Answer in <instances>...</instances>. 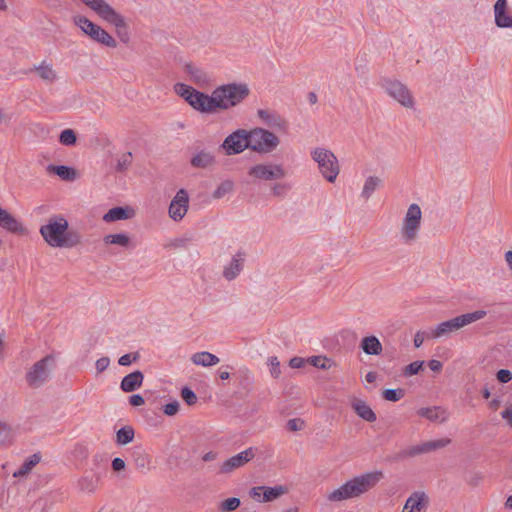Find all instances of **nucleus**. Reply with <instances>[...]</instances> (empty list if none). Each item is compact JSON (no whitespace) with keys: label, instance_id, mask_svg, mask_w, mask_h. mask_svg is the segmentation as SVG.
Wrapping results in <instances>:
<instances>
[{"label":"nucleus","instance_id":"nucleus-52","mask_svg":"<svg viewBox=\"0 0 512 512\" xmlns=\"http://www.w3.org/2000/svg\"><path fill=\"white\" fill-rule=\"evenodd\" d=\"M304 421L300 418H294V419H290L288 422H287V427L290 431H300L304 428Z\"/></svg>","mask_w":512,"mask_h":512},{"label":"nucleus","instance_id":"nucleus-50","mask_svg":"<svg viewBox=\"0 0 512 512\" xmlns=\"http://www.w3.org/2000/svg\"><path fill=\"white\" fill-rule=\"evenodd\" d=\"M181 396L183 398V400L188 404V405H194L197 401V396L196 394L188 387H184L181 391Z\"/></svg>","mask_w":512,"mask_h":512},{"label":"nucleus","instance_id":"nucleus-22","mask_svg":"<svg viewBox=\"0 0 512 512\" xmlns=\"http://www.w3.org/2000/svg\"><path fill=\"white\" fill-rule=\"evenodd\" d=\"M351 407L354 412L363 420L367 422L376 421V414L371 407L362 399L353 398L351 400Z\"/></svg>","mask_w":512,"mask_h":512},{"label":"nucleus","instance_id":"nucleus-41","mask_svg":"<svg viewBox=\"0 0 512 512\" xmlns=\"http://www.w3.org/2000/svg\"><path fill=\"white\" fill-rule=\"evenodd\" d=\"M233 189L234 183L231 180H225L216 188L212 196L214 199H220L225 195L231 193Z\"/></svg>","mask_w":512,"mask_h":512},{"label":"nucleus","instance_id":"nucleus-49","mask_svg":"<svg viewBox=\"0 0 512 512\" xmlns=\"http://www.w3.org/2000/svg\"><path fill=\"white\" fill-rule=\"evenodd\" d=\"M483 480H484L483 473L480 471H475V472H472L468 476L466 482L471 487H477L483 482Z\"/></svg>","mask_w":512,"mask_h":512},{"label":"nucleus","instance_id":"nucleus-5","mask_svg":"<svg viewBox=\"0 0 512 512\" xmlns=\"http://www.w3.org/2000/svg\"><path fill=\"white\" fill-rule=\"evenodd\" d=\"M486 315L487 312L485 310H476L456 316L437 325L429 337L441 338L450 336L452 333L457 332L463 327L483 319Z\"/></svg>","mask_w":512,"mask_h":512},{"label":"nucleus","instance_id":"nucleus-8","mask_svg":"<svg viewBox=\"0 0 512 512\" xmlns=\"http://www.w3.org/2000/svg\"><path fill=\"white\" fill-rule=\"evenodd\" d=\"M72 20L73 23L92 40L110 48H115L117 46L116 40L106 30L93 23L87 17L75 15Z\"/></svg>","mask_w":512,"mask_h":512},{"label":"nucleus","instance_id":"nucleus-34","mask_svg":"<svg viewBox=\"0 0 512 512\" xmlns=\"http://www.w3.org/2000/svg\"><path fill=\"white\" fill-rule=\"evenodd\" d=\"M41 460V455L36 453L27 458L20 468L13 472L14 477H23L27 475Z\"/></svg>","mask_w":512,"mask_h":512},{"label":"nucleus","instance_id":"nucleus-23","mask_svg":"<svg viewBox=\"0 0 512 512\" xmlns=\"http://www.w3.org/2000/svg\"><path fill=\"white\" fill-rule=\"evenodd\" d=\"M417 414L432 422H445L448 419L447 411L439 406L422 407L417 410Z\"/></svg>","mask_w":512,"mask_h":512},{"label":"nucleus","instance_id":"nucleus-39","mask_svg":"<svg viewBox=\"0 0 512 512\" xmlns=\"http://www.w3.org/2000/svg\"><path fill=\"white\" fill-rule=\"evenodd\" d=\"M104 242L106 244H115L122 247H128L130 244V238L124 233L109 234L104 237Z\"/></svg>","mask_w":512,"mask_h":512},{"label":"nucleus","instance_id":"nucleus-1","mask_svg":"<svg viewBox=\"0 0 512 512\" xmlns=\"http://www.w3.org/2000/svg\"><path fill=\"white\" fill-rule=\"evenodd\" d=\"M383 478L381 471H374L361 474L345 482L339 488L326 495L330 502H340L352 498L360 497L365 494Z\"/></svg>","mask_w":512,"mask_h":512},{"label":"nucleus","instance_id":"nucleus-46","mask_svg":"<svg viewBox=\"0 0 512 512\" xmlns=\"http://www.w3.org/2000/svg\"><path fill=\"white\" fill-rule=\"evenodd\" d=\"M97 480L93 477H82L78 481V486L82 491L93 492L96 489Z\"/></svg>","mask_w":512,"mask_h":512},{"label":"nucleus","instance_id":"nucleus-32","mask_svg":"<svg viewBox=\"0 0 512 512\" xmlns=\"http://www.w3.org/2000/svg\"><path fill=\"white\" fill-rule=\"evenodd\" d=\"M87 7H89L92 11H94L101 19H103L110 10H112V6L107 3L105 0H81Z\"/></svg>","mask_w":512,"mask_h":512},{"label":"nucleus","instance_id":"nucleus-54","mask_svg":"<svg viewBox=\"0 0 512 512\" xmlns=\"http://www.w3.org/2000/svg\"><path fill=\"white\" fill-rule=\"evenodd\" d=\"M269 365L271 366V369H270L271 375L274 378L279 377L281 370H280V363L277 360V358L276 357L269 358Z\"/></svg>","mask_w":512,"mask_h":512},{"label":"nucleus","instance_id":"nucleus-33","mask_svg":"<svg viewBox=\"0 0 512 512\" xmlns=\"http://www.w3.org/2000/svg\"><path fill=\"white\" fill-rule=\"evenodd\" d=\"M48 171L53 172L61 179L66 181H73L77 178V172L74 168L64 166V165H50L48 166Z\"/></svg>","mask_w":512,"mask_h":512},{"label":"nucleus","instance_id":"nucleus-21","mask_svg":"<svg viewBox=\"0 0 512 512\" xmlns=\"http://www.w3.org/2000/svg\"><path fill=\"white\" fill-rule=\"evenodd\" d=\"M507 0H497L494 5L495 23L500 28L512 27V15L506 13Z\"/></svg>","mask_w":512,"mask_h":512},{"label":"nucleus","instance_id":"nucleus-14","mask_svg":"<svg viewBox=\"0 0 512 512\" xmlns=\"http://www.w3.org/2000/svg\"><path fill=\"white\" fill-rule=\"evenodd\" d=\"M451 443L450 438H440L435 440H429L418 445L409 447L403 451L405 457H415L420 454H426L434 452L447 447Z\"/></svg>","mask_w":512,"mask_h":512},{"label":"nucleus","instance_id":"nucleus-42","mask_svg":"<svg viewBox=\"0 0 512 512\" xmlns=\"http://www.w3.org/2000/svg\"><path fill=\"white\" fill-rule=\"evenodd\" d=\"M59 141L62 145L73 146L76 144L77 136L73 129H65L60 133Z\"/></svg>","mask_w":512,"mask_h":512},{"label":"nucleus","instance_id":"nucleus-40","mask_svg":"<svg viewBox=\"0 0 512 512\" xmlns=\"http://www.w3.org/2000/svg\"><path fill=\"white\" fill-rule=\"evenodd\" d=\"M286 492L283 486L264 487L262 501L269 502L277 499Z\"/></svg>","mask_w":512,"mask_h":512},{"label":"nucleus","instance_id":"nucleus-9","mask_svg":"<svg viewBox=\"0 0 512 512\" xmlns=\"http://www.w3.org/2000/svg\"><path fill=\"white\" fill-rule=\"evenodd\" d=\"M422 211L418 204H411L405 214L401 226V237L405 243L414 242L420 231Z\"/></svg>","mask_w":512,"mask_h":512},{"label":"nucleus","instance_id":"nucleus-29","mask_svg":"<svg viewBox=\"0 0 512 512\" xmlns=\"http://www.w3.org/2000/svg\"><path fill=\"white\" fill-rule=\"evenodd\" d=\"M191 361L195 365L210 367L219 363L220 359L210 352H197L191 356Z\"/></svg>","mask_w":512,"mask_h":512},{"label":"nucleus","instance_id":"nucleus-7","mask_svg":"<svg viewBox=\"0 0 512 512\" xmlns=\"http://www.w3.org/2000/svg\"><path fill=\"white\" fill-rule=\"evenodd\" d=\"M248 140L249 149L260 154L271 153L280 143L277 135L263 128L248 130Z\"/></svg>","mask_w":512,"mask_h":512},{"label":"nucleus","instance_id":"nucleus-4","mask_svg":"<svg viewBox=\"0 0 512 512\" xmlns=\"http://www.w3.org/2000/svg\"><path fill=\"white\" fill-rule=\"evenodd\" d=\"M174 91L194 110L203 114L214 113L212 94L207 95L184 83H176L174 85Z\"/></svg>","mask_w":512,"mask_h":512},{"label":"nucleus","instance_id":"nucleus-6","mask_svg":"<svg viewBox=\"0 0 512 512\" xmlns=\"http://www.w3.org/2000/svg\"><path fill=\"white\" fill-rule=\"evenodd\" d=\"M54 367L55 357L51 354L36 361L25 373L24 378L28 387L32 389L42 387L49 380Z\"/></svg>","mask_w":512,"mask_h":512},{"label":"nucleus","instance_id":"nucleus-57","mask_svg":"<svg viewBox=\"0 0 512 512\" xmlns=\"http://www.w3.org/2000/svg\"><path fill=\"white\" fill-rule=\"evenodd\" d=\"M129 403L134 407H138L143 405L145 400L140 394H134L129 397Z\"/></svg>","mask_w":512,"mask_h":512},{"label":"nucleus","instance_id":"nucleus-53","mask_svg":"<svg viewBox=\"0 0 512 512\" xmlns=\"http://www.w3.org/2000/svg\"><path fill=\"white\" fill-rule=\"evenodd\" d=\"M139 358V355L137 353H134V354H125V355H122L119 360H118V363L119 365L121 366H128L130 365L132 362H135L137 361Z\"/></svg>","mask_w":512,"mask_h":512},{"label":"nucleus","instance_id":"nucleus-63","mask_svg":"<svg viewBox=\"0 0 512 512\" xmlns=\"http://www.w3.org/2000/svg\"><path fill=\"white\" fill-rule=\"evenodd\" d=\"M414 346L419 348L424 342V333L421 331L416 332L414 336Z\"/></svg>","mask_w":512,"mask_h":512},{"label":"nucleus","instance_id":"nucleus-11","mask_svg":"<svg viewBox=\"0 0 512 512\" xmlns=\"http://www.w3.org/2000/svg\"><path fill=\"white\" fill-rule=\"evenodd\" d=\"M382 87L385 92L405 108L414 107V97L406 85L397 80H384Z\"/></svg>","mask_w":512,"mask_h":512},{"label":"nucleus","instance_id":"nucleus-37","mask_svg":"<svg viewBox=\"0 0 512 512\" xmlns=\"http://www.w3.org/2000/svg\"><path fill=\"white\" fill-rule=\"evenodd\" d=\"M380 184H381V179L379 177H376V176L368 177L364 183V186H363V189L361 192V196L365 200H368L371 197V195L373 194V192L379 187Z\"/></svg>","mask_w":512,"mask_h":512},{"label":"nucleus","instance_id":"nucleus-25","mask_svg":"<svg viewBox=\"0 0 512 512\" xmlns=\"http://www.w3.org/2000/svg\"><path fill=\"white\" fill-rule=\"evenodd\" d=\"M244 261L245 253L238 251L233 257L230 265L224 268L223 276L228 280L234 279L240 273Z\"/></svg>","mask_w":512,"mask_h":512},{"label":"nucleus","instance_id":"nucleus-3","mask_svg":"<svg viewBox=\"0 0 512 512\" xmlns=\"http://www.w3.org/2000/svg\"><path fill=\"white\" fill-rule=\"evenodd\" d=\"M250 94L245 83H229L216 87L212 91L214 113L227 111L242 103Z\"/></svg>","mask_w":512,"mask_h":512},{"label":"nucleus","instance_id":"nucleus-58","mask_svg":"<svg viewBox=\"0 0 512 512\" xmlns=\"http://www.w3.org/2000/svg\"><path fill=\"white\" fill-rule=\"evenodd\" d=\"M501 416L505 419L508 424L512 427V404L508 405L504 411H502Z\"/></svg>","mask_w":512,"mask_h":512},{"label":"nucleus","instance_id":"nucleus-30","mask_svg":"<svg viewBox=\"0 0 512 512\" xmlns=\"http://www.w3.org/2000/svg\"><path fill=\"white\" fill-rule=\"evenodd\" d=\"M257 115L266 124L275 128H282L285 126V120L276 113L271 112L267 109H259Z\"/></svg>","mask_w":512,"mask_h":512},{"label":"nucleus","instance_id":"nucleus-61","mask_svg":"<svg viewBox=\"0 0 512 512\" xmlns=\"http://www.w3.org/2000/svg\"><path fill=\"white\" fill-rule=\"evenodd\" d=\"M304 363H305V360L303 358L294 357L290 360L289 365L292 368H301V367H303Z\"/></svg>","mask_w":512,"mask_h":512},{"label":"nucleus","instance_id":"nucleus-64","mask_svg":"<svg viewBox=\"0 0 512 512\" xmlns=\"http://www.w3.org/2000/svg\"><path fill=\"white\" fill-rule=\"evenodd\" d=\"M505 260L510 269H512V251H508L505 253Z\"/></svg>","mask_w":512,"mask_h":512},{"label":"nucleus","instance_id":"nucleus-19","mask_svg":"<svg viewBox=\"0 0 512 512\" xmlns=\"http://www.w3.org/2000/svg\"><path fill=\"white\" fill-rule=\"evenodd\" d=\"M0 226L15 234H26L27 230L22 222L0 207Z\"/></svg>","mask_w":512,"mask_h":512},{"label":"nucleus","instance_id":"nucleus-36","mask_svg":"<svg viewBox=\"0 0 512 512\" xmlns=\"http://www.w3.org/2000/svg\"><path fill=\"white\" fill-rule=\"evenodd\" d=\"M14 439V431L10 424L0 420V448L8 447Z\"/></svg>","mask_w":512,"mask_h":512},{"label":"nucleus","instance_id":"nucleus-31","mask_svg":"<svg viewBox=\"0 0 512 512\" xmlns=\"http://www.w3.org/2000/svg\"><path fill=\"white\" fill-rule=\"evenodd\" d=\"M133 212L130 208H124V207H115L110 209L106 214L103 216V221L105 222H115L118 220H126L129 219L132 216Z\"/></svg>","mask_w":512,"mask_h":512},{"label":"nucleus","instance_id":"nucleus-35","mask_svg":"<svg viewBox=\"0 0 512 512\" xmlns=\"http://www.w3.org/2000/svg\"><path fill=\"white\" fill-rule=\"evenodd\" d=\"M135 437V430L132 426L126 425L116 432L115 442L119 446L131 443Z\"/></svg>","mask_w":512,"mask_h":512},{"label":"nucleus","instance_id":"nucleus-60","mask_svg":"<svg viewBox=\"0 0 512 512\" xmlns=\"http://www.w3.org/2000/svg\"><path fill=\"white\" fill-rule=\"evenodd\" d=\"M428 366L433 372H437V373L440 372L443 367L442 363L439 360H435V359L430 360L428 362Z\"/></svg>","mask_w":512,"mask_h":512},{"label":"nucleus","instance_id":"nucleus-24","mask_svg":"<svg viewBox=\"0 0 512 512\" xmlns=\"http://www.w3.org/2000/svg\"><path fill=\"white\" fill-rule=\"evenodd\" d=\"M144 375L141 371H134L126 375L120 384V388L124 392H133L142 386Z\"/></svg>","mask_w":512,"mask_h":512},{"label":"nucleus","instance_id":"nucleus-15","mask_svg":"<svg viewBox=\"0 0 512 512\" xmlns=\"http://www.w3.org/2000/svg\"><path fill=\"white\" fill-rule=\"evenodd\" d=\"M189 207V196L185 189L177 191L176 195L172 199L168 213L171 219L174 221H180L186 215Z\"/></svg>","mask_w":512,"mask_h":512},{"label":"nucleus","instance_id":"nucleus-59","mask_svg":"<svg viewBox=\"0 0 512 512\" xmlns=\"http://www.w3.org/2000/svg\"><path fill=\"white\" fill-rule=\"evenodd\" d=\"M112 468L114 471H121L125 468V462L121 458H114L112 460Z\"/></svg>","mask_w":512,"mask_h":512},{"label":"nucleus","instance_id":"nucleus-45","mask_svg":"<svg viewBox=\"0 0 512 512\" xmlns=\"http://www.w3.org/2000/svg\"><path fill=\"white\" fill-rule=\"evenodd\" d=\"M424 361H414L403 369V375L405 377H411L420 373L423 370Z\"/></svg>","mask_w":512,"mask_h":512},{"label":"nucleus","instance_id":"nucleus-43","mask_svg":"<svg viewBox=\"0 0 512 512\" xmlns=\"http://www.w3.org/2000/svg\"><path fill=\"white\" fill-rule=\"evenodd\" d=\"M133 155L131 152L121 154L117 159L116 170L118 172L126 171L132 163Z\"/></svg>","mask_w":512,"mask_h":512},{"label":"nucleus","instance_id":"nucleus-26","mask_svg":"<svg viewBox=\"0 0 512 512\" xmlns=\"http://www.w3.org/2000/svg\"><path fill=\"white\" fill-rule=\"evenodd\" d=\"M215 163V156L211 152L204 150L198 152L191 159V165L195 168L206 169L214 166Z\"/></svg>","mask_w":512,"mask_h":512},{"label":"nucleus","instance_id":"nucleus-17","mask_svg":"<svg viewBox=\"0 0 512 512\" xmlns=\"http://www.w3.org/2000/svg\"><path fill=\"white\" fill-rule=\"evenodd\" d=\"M255 457L254 449L252 447L234 455L223 462L220 472L227 474L232 472L234 469L244 466L246 463L251 461Z\"/></svg>","mask_w":512,"mask_h":512},{"label":"nucleus","instance_id":"nucleus-10","mask_svg":"<svg viewBox=\"0 0 512 512\" xmlns=\"http://www.w3.org/2000/svg\"><path fill=\"white\" fill-rule=\"evenodd\" d=\"M312 158L318 163L320 172L329 182H334L339 174V164L333 152L325 148H315Z\"/></svg>","mask_w":512,"mask_h":512},{"label":"nucleus","instance_id":"nucleus-38","mask_svg":"<svg viewBox=\"0 0 512 512\" xmlns=\"http://www.w3.org/2000/svg\"><path fill=\"white\" fill-rule=\"evenodd\" d=\"M307 362L310 363L312 366L322 370H329L331 367L334 366V362L332 359L322 355L309 357L307 359Z\"/></svg>","mask_w":512,"mask_h":512},{"label":"nucleus","instance_id":"nucleus-27","mask_svg":"<svg viewBox=\"0 0 512 512\" xmlns=\"http://www.w3.org/2000/svg\"><path fill=\"white\" fill-rule=\"evenodd\" d=\"M36 74L45 82L53 83L57 80V72L52 64L46 61L41 62L38 66L33 69Z\"/></svg>","mask_w":512,"mask_h":512},{"label":"nucleus","instance_id":"nucleus-20","mask_svg":"<svg viewBox=\"0 0 512 512\" xmlns=\"http://www.w3.org/2000/svg\"><path fill=\"white\" fill-rule=\"evenodd\" d=\"M427 505V495L424 492H414L406 500L402 512H422Z\"/></svg>","mask_w":512,"mask_h":512},{"label":"nucleus","instance_id":"nucleus-48","mask_svg":"<svg viewBox=\"0 0 512 512\" xmlns=\"http://www.w3.org/2000/svg\"><path fill=\"white\" fill-rule=\"evenodd\" d=\"M10 500V492L6 483L0 480V507L3 508L8 505Z\"/></svg>","mask_w":512,"mask_h":512},{"label":"nucleus","instance_id":"nucleus-16","mask_svg":"<svg viewBox=\"0 0 512 512\" xmlns=\"http://www.w3.org/2000/svg\"><path fill=\"white\" fill-rule=\"evenodd\" d=\"M184 72L187 74L189 81L199 88L205 89L212 84L209 73L192 63L185 64Z\"/></svg>","mask_w":512,"mask_h":512},{"label":"nucleus","instance_id":"nucleus-28","mask_svg":"<svg viewBox=\"0 0 512 512\" xmlns=\"http://www.w3.org/2000/svg\"><path fill=\"white\" fill-rule=\"evenodd\" d=\"M360 347L367 355H380L383 350L382 344L376 336L364 337Z\"/></svg>","mask_w":512,"mask_h":512},{"label":"nucleus","instance_id":"nucleus-62","mask_svg":"<svg viewBox=\"0 0 512 512\" xmlns=\"http://www.w3.org/2000/svg\"><path fill=\"white\" fill-rule=\"evenodd\" d=\"M263 490H264V487H263V486L253 487V488L251 489L250 494H251V496H252L254 499L259 500L261 496L263 497Z\"/></svg>","mask_w":512,"mask_h":512},{"label":"nucleus","instance_id":"nucleus-13","mask_svg":"<svg viewBox=\"0 0 512 512\" xmlns=\"http://www.w3.org/2000/svg\"><path fill=\"white\" fill-rule=\"evenodd\" d=\"M248 174L260 180H275L285 177L286 172L281 165L276 164H258L249 169Z\"/></svg>","mask_w":512,"mask_h":512},{"label":"nucleus","instance_id":"nucleus-55","mask_svg":"<svg viewBox=\"0 0 512 512\" xmlns=\"http://www.w3.org/2000/svg\"><path fill=\"white\" fill-rule=\"evenodd\" d=\"M497 379L501 383H508L512 379V373L507 369H501L497 372Z\"/></svg>","mask_w":512,"mask_h":512},{"label":"nucleus","instance_id":"nucleus-47","mask_svg":"<svg viewBox=\"0 0 512 512\" xmlns=\"http://www.w3.org/2000/svg\"><path fill=\"white\" fill-rule=\"evenodd\" d=\"M404 396L402 389H386L383 391V397L387 401L396 402Z\"/></svg>","mask_w":512,"mask_h":512},{"label":"nucleus","instance_id":"nucleus-12","mask_svg":"<svg viewBox=\"0 0 512 512\" xmlns=\"http://www.w3.org/2000/svg\"><path fill=\"white\" fill-rule=\"evenodd\" d=\"M221 147L226 155H234L242 153L245 149H249L248 130L238 129L228 135L223 141Z\"/></svg>","mask_w":512,"mask_h":512},{"label":"nucleus","instance_id":"nucleus-56","mask_svg":"<svg viewBox=\"0 0 512 512\" xmlns=\"http://www.w3.org/2000/svg\"><path fill=\"white\" fill-rule=\"evenodd\" d=\"M109 364H110V359L108 357L99 358L95 363L97 372L101 373V372L105 371L108 368Z\"/></svg>","mask_w":512,"mask_h":512},{"label":"nucleus","instance_id":"nucleus-51","mask_svg":"<svg viewBox=\"0 0 512 512\" xmlns=\"http://www.w3.org/2000/svg\"><path fill=\"white\" fill-rule=\"evenodd\" d=\"M179 406H180L179 402L175 400L173 402H170V403L166 404L163 407V412L167 416H174V415H176L178 413Z\"/></svg>","mask_w":512,"mask_h":512},{"label":"nucleus","instance_id":"nucleus-18","mask_svg":"<svg viewBox=\"0 0 512 512\" xmlns=\"http://www.w3.org/2000/svg\"><path fill=\"white\" fill-rule=\"evenodd\" d=\"M104 21L115 26L117 36L120 41L127 44L130 40L125 18L119 14L114 8L103 18Z\"/></svg>","mask_w":512,"mask_h":512},{"label":"nucleus","instance_id":"nucleus-44","mask_svg":"<svg viewBox=\"0 0 512 512\" xmlns=\"http://www.w3.org/2000/svg\"><path fill=\"white\" fill-rule=\"evenodd\" d=\"M240 506V499L236 497L227 498L220 504L221 512H231L236 510Z\"/></svg>","mask_w":512,"mask_h":512},{"label":"nucleus","instance_id":"nucleus-2","mask_svg":"<svg viewBox=\"0 0 512 512\" xmlns=\"http://www.w3.org/2000/svg\"><path fill=\"white\" fill-rule=\"evenodd\" d=\"M68 228V221L63 216H52L40 227V234L53 248H71L80 243V237L76 233L69 232Z\"/></svg>","mask_w":512,"mask_h":512}]
</instances>
